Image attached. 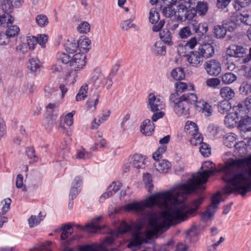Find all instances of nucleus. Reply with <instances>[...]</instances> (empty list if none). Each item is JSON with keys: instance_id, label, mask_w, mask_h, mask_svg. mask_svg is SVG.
Listing matches in <instances>:
<instances>
[{"instance_id": "f257e3e1", "label": "nucleus", "mask_w": 251, "mask_h": 251, "mask_svg": "<svg viewBox=\"0 0 251 251\" xmlns=\"http://www.w3.org/2000/svg\"><path fill=\"white\" fill-rule=\"evenodd\" d=\"M201 169V172L193 175L186 183L179 184L174 189L154 194L144 201L130 203L124 206L126 211H133L144 217L151 215L149 209L154 205L165 209L161 213L160 220L156 218H150V229L147 232L137 231L133 234L131 241L127 245L128 248L148 243L152 236L164 228L185 221L193 215L202 203L203 198H198L189 204H186L184 201L188 195L203 192L205 189L204 184L215 171V165L210 161L204 162Z\"/></svg>"}, {"instance_id": "f03ea898", "label": "nucleus", "mask_w": 251, "mask_h": 251, "mask_svg": "<svg viewBox=\"0 0 251 251\" xmlns=\"http://www.w3.org/2000/svg\"><path fill=\"white\" fill-rule=\"evenodd\" d=\"M223 170V180L227 182L223 193L229 195L238 192L244 196L251 187V155L228 159Z\"/></svg>"}, {"instance_id": "7ed1b4c3", "label": "nucleus", "mask_w": 251, "mask_h": 251, "mask_svg": "<svg viewBox=\"0 0 251 251\" xmlns=\"http://www.w3.org/2000/svg\"><path fill=\"white\" fill-rule=\"evenodd\" d=\"M234 112L229 113L225 118V124L230 128L235 126L237 124L239 117L242 119L239 121V126L241 130L244 132L251 131V118L246 116V112L241 103L234 106L233 109Z\"/></svg>"}, {"instance_id": "20e7f679", "label": "nucleus", "mask_w": 251, "mask_h": 251, "mask_svg": "<svg viewBox=\"0 0 251 251\" xmlns=\"http://www.w3.org/2000/svg\"><path fill=\"white\" fill-rule=\"evenodd\" d=\"M89 81L96 89L105 87L107 89H109L113 84L111 78L106 75L99 67H96L93 69Z\"/></svg>"}, {"instance_id": "39448f33", "label": "nucleus", "mask_w": 251, "mask_h": 251, "mask_svg": "<svg viewBox=\"0 0 251 251\" xmlns=\"http://www.w3.org/2000/svg\"><path fill=\"white\" fill-rule=\"evenodd\" d=\"M86 56L83 53L78 52L73 55L71 57L69 65L72 71L68 73V77L73 76L74 77L73 82H75L77 74L76 72L83 69L86 64Z\"/></svg>"}, {"instance_id": "423d86ee", "label": "nucleus", "mask_w": 251, "mask_h": 251, "mask_svg": "<svg viewBox=\"0 0 251 251\" xmlns=\"http://www.w3.org/2000/svg\"><path fill=\"white\" fill-rule=\"evenodd\" d=\"M221 202V193L217 192L214 194L211 200V203L207 207L206 211L202 213L201 219L203 222H207L213 216Z\"/></svg>"}, {"instance_id": "0eeeda50", "label": "nucleus", "mask_w": 251, "mask_h": 251, "mask_svg": "<svg viewBox=\"0 0 251 251\" xmlns=\"http://www.w3.org/2000/svg\"><path fill=\"white\" fill-rule=\"evenodd\" d=\"M185 130L187 134L192 136L190 139L192 145L197 146L203 141V138L199 132L198 126L195 123L192 121H187L185 126Z\"/></svg>"}, {"instance_id": "6e6552de", "label": "nucleus", "mask_w": 251, "mask_h": 251, "mask_svg": "<svg viewBox=\"0 0 251 251\" xmlns=\"http://www.w3.org/2000/svg\"><path fill=\"white\" fill-rule=\"evenodd\" d=\"M177 9V20L181 21L188 20H192L196 15L197 11L193 8L188 9L186 5L183 4L182 3H179L176 6Z\"/></svg>"}, {"instance_id": "1a4fd4ad", "label": "nucleus", "mask_w": 251, "mask_h": 251, "mask_svg": "<svg viewBox=\"0 0 251 251\" xmlns=\"http://www.w3.org/2000/svg\"><path fill=\"white\" fill-rule=\"evenodd\" d=\"M147 108L152 112H155L161 110L163 106V102L160 96L150 93L148 97L147 101Z\"/></svg>"}, {"instance_id": "9d476101", "label": "nucleus", "mask_w": 251, "mask_h": 251, "mask_svg": "<svg viewBox=\"0 0 251 251\" xmlns=\"http://www.w3.org/2000/svg\"><path fill=\"white\" fill-rule=\"evenodd\" d=\"M204 69L210 75L218 76L222 71L220 63L215 59H211L204 64Z\"/></svg>"}, {"instance_id": "9b49d317", "label": "nucleus", "mask_w": 251, "mask_h": 251, "mask_svg": "<svg viewBox=\"0 0 251 251\" xmlns=\"http://www.w3.org/2000/svg\"><path fill=\"white\" fill-rule=\"evenodd\" d=\"M247 53V49L243 46L233 44L228 47L226 54L230 57L235 58L244 57Z\"/></svg>"}, {"instance_id": "f8f14e48", "label": "nucleus", "mask_w": 251, "mask_h": 251, "mask_svg": "<svg viewBox=\"0 0 251 251\" xmlns=\"http://www.w3.org/2000/svg\"><path fill=\"white\" fill-rule=\"evenodd\" d=\"M187 60L189 64L193 67H198L201 66L203 61V58L199 52V51H194L187 55Z\"/></svg>"}, {"instance_id": "ddd939ff", "label": "nucleus", "mask_w": 251, "mask_h": 251, "mask_svg": "<svg viewBox=\"0 0 251 251\" xmlns=\"http://www.w3.org/2000/svg\"><path fill=\"white\" fill-rule=\"evenodd\" d=\"M173 107L175 113L178 116L183 115L187 117L189 115L188 104H185V102L180 99H179L177 103H175Z\"/></svg>"}, {"instance_id": "4468645a", "label": "nucleus", "mask_w": 251, "mask_h": 251, "mask_svg": "<svg viewBox=\"0 0 251 251\" xmlns=\"http://www.w3.org/2000/svg\"><path fill=\"white\" fill-rule=\"evenodd\" d=\"M130 164L137 169H144L146 166L145 156L140 154H135L131 158Z\"/></svg>"}, {"instance_id": "2eb2a0df", "label": "nucleus", "mask_w": 251, "mask_h": 251, "mask_svg": "<svg viewBox=\"0 0 251 251\" xmlns=\"http://www.w3.org/2000/svg\"><path fill=\"white\" fill-rule=\"evenodd\" d=\"M198 50L203 58L211 57L214 54V47L209 43L201 45L198 49Z\"/></svg>"}, {"instance_id": "dca6fc26", "label": "nucleus", "mask_w": 251, "mask_h": 251, "mask_svg": "<svg viewBox=\"0 0 251 251\" xmlns=\"http://www.w3.org/2000/svg\"><path fill=\"white\" fill-rule=\"evenodd\" d=\"M102 217L101 216L96 217L93 219L90 223H87L83 229L89 232H96L100 229V223Z\"/></svg>"}, {"instance_id": "f3484780", "label": "nucleus", "mask_w": 251, "mask_h": 251, "mask_svg": "<svg viewBox=\"0 0 251 251\" xmlns=\"http://www.w3.org/2000/svg\"><path fill=\"white\" fill-rule=\"evenodd\" d=\"M75 111H72L70 113L62 116L60 117V127L65 129L67 127H69L73 124V116L75 114Z\"/></svg>"}, {"instance_id": "a211bd4d", "label": "nucleus", "mask_w": 251, "mask_h": 251, "mask_svg": "<svg viewBox=\"0 0 251 251\" xmlns=\"http://www.w3.org/2000/svg\"><path fill=\"white\" fill-rule=\"evenodd\" d=\"M154 129V125L149 119L145 120L140 126L141 132L146 135H151Z\"/></svg>"}, {"instance_id": "6ab92c4d", "label": "nucleus", "mask_w": 251, "mask_h": 251, "mask_svg": "<svg viewBox=\"0 0 251 251\" xmlns=\"http://www.w3.org/2000/svg\"><path fill=\"white\" fill-rule=\"evenodd\" d=\"M155 169L162 173H166L171 168V163L165 159L156 161L154 164Z\"/></svg>"}, {"instance_id": "aec40b11", "label": "nucleus", "mask_w": 251, "mask_h": 251, "mask_svg": "<svg viewBox=\"0 0 251 251\" xmlns=\"http://www.w3.org/2000/svg\"><path fill=\"white\" fill-rule=\"evenodd\" d=\"M99 99L100 94L98 93L90 95L86 103L87 109L91 111H94L96 109V106L99 102Z\"/></svg>"}, {"instance_id": "412c9836", "label": "nucleus", "mask_w": 251, "mask_h": 251, "mask_svg": "<svg viewBox=\"0 0 251 251\" xmlns=\"http://www.w3.org/2000/svg\"><path fill=\"white\" fill-rule=\"evenodd\" d=\"M195 106L197 111L204 113L206 116L210 115L213 112L211 106L204 101L197 102Z\"/></svg>"}, {"instance_id": "4be33fe9", "label": "nucleus", "mask_w": 251, "mask_h": 251, "mask_svg": "<svg viewBox=\"0 0 251 251\" xmlns=\"http://www.w3.org/2000/svg\"><path fill=\"white\" fill-rule=\"evenodd\" d=\"M220 95L223 99L228 101L232 100L235 97V94L234 90L230 87L225 86L220 89Z\"/></svg>"}, {"instance_id": "5701e85b", "label": "nucleus", "mask_w": 251, "mask_h": 251, "mask_svg": "<svg viewBox=\"0 0 251 251\" xmlns=\"http://www.w3.org/2000/svg\"><path fill=\"white\" fill-rule=\"evenodd\" d=\"M78 49L80 51L87 52L91 48V41L87 37H81L77 40Z\"/></svg>"}, {"instance_id": "b1692460", "label": "nucleus", "mask_w": 251, "mask_h": 251, "mask_svg": "<svg viewBox=\"0 0 251 251\" xmlns=\"http://www.w3.org/2000/svg\"><path fill=\"white\" fill-rule=\"evenodd\" d=\"M176 92L178 93H181L186 90L194 91V86L192 83H187L183 82H177L175 84Z\"/></svg>"}, {"instance_id": "393cba45", "label": "nucleus", "mask_w": 251, "mask_h": 251, "mask_svg": "<svg viewBox=\"0 0 251 251\" xmlns=\"http://www.w3.org/2000/svg\"><path fill=\"white\" fill-rule=\"evenodd\" d=\"M65 49L68 53L73 54L79 50L77 41L73 39L68 40L66 44Z\"/></svg>"}, {"instance_id": "a878e982", "label": "nucleus", "mask_w": 251, "mask_h": 251, "mask_svg": "<svg viewBox=\"0 0 251 251\" xmlns=\"http://www.w3.org/2000/svg\"><path fill=\"white\" fill-rule=\"evenodd\" d=\"M224 144L228 148H232L235 146L237 138L236 135L233 133H227L224 137Z\"/></svg>"}, {"instance_id": "bb28decb", "label": "nucleus", "mask_w": 251, "mask_h": 251, "mask_svg": "<svg viewBox=\"0 0 251 251\" xmlns=\"http://www.w3.org/2000/svg\"><path fill=\"white\" fill-rule=\"evenodd\" d=\"M152 51L157 55H164L166 53V48L161 41H157L152 48Z\"/></svg>"}, {"instance_id": "cd10ccee", "label": "nucleus", "mask_w": 251, "mask_h": 251, "mask_svg": "<svg viewBox=\"0 0 251 251\" xmlns=\"http://www.w3.org/2000/svg\"><path fill=\"white\" fill-rule=\"evenodd\" d=\"M59 102L55 100L52 102H49L46 106V111L49 115L54 114L57 115L58 111Z\"/></svg>"}, {"instance_id": "c85d7f7f", "label": "nucleus", "mask_w": 251, "mask_h": 251, "mask_svg": "<svg viewBox=\"0 0 251 251\" xmlns=\"http://www.w3.org/2000/svg\"><path fill=\"white\" fill-rule=\"evenodd\" d=\"M233 20H236L239 23V25L240 23L249 25V15L247 12H244L243 13H238L233 15Z\"/></svg>"}, {"instance_id": "c756f323", "label": "nucleus", "mask_w": 251, "mask_h": 251, "mask_svg": "<svg viewBox=\"0 0 251 251\" xmlns=\"http://www.w3.org/2000/svg\"><path fill=\"white\" fill-rule=\"evenodd\" d=\"M179 99L184 101L185 104H194L197 102L198 98L194 93H187L182 95Z\"/></svg>"}, {"instance_id": "7c9ffc66", "label": "nucleus", "mask_w": 251, "mask_h": 251, "mask_svg": "<svg viewBox=\"0 0 251 251\" xmlns=\"http://www.w3.org/2000/svg\"><path fill=\"white\" fill-rule=\"evenodd\" d=\"M175 5L171 4L167 6L163 4L161 6L162 8V13L165 17L170 18L176 14V11L174 7Z\"/></svg>"}, {"instance_id": "2f4dec72", "label": "nucleus", "mask_w": 251, "mask_h": 251, "mask_svg": "<svg viewBox=\"0 0 251 251\" xmlns=\"http://www.w3.org/2000/svg\"><path fill=\"white\" fill-rule=\"evenodd\" d=\"M75 226V224H68L64 225L61 228L62 233L61 234V239L62 240L66 239L70 236L73 232L72 227Z\"/></svg>"}, {"instance_id": "473e14b6", "label": "nucleus", "mask_w": 251, "mask_h": 251, "mask_svg": "<svg viewBox=\"0 0 251 251\" xmlns=\"http://www.w3.org/2000/svg\"><path fill=\"white\" fill-rule=\"evenodd\" d=\"M226 29L225 28L224 23L222 25H217L214 27V32L215 36L218 38H223L226 34Z\"/></svg>"}, {"instance_id": "72a5a7b5", "label": "nucleus", "mask_w": 251, "mask_h": 251, "mask_svg": "<svg viewBox=\"0 0 251 251\" xmlns=\"http://www.w3.org/2000/svg\"><path fill=\"white\" fill-rule=\"evenodd\" d=\"M171 75L176 80H182L185 77V73L181 68L174 69L171 73Z\"/></svg>"}, {"instance_id": "f704fd0d", "label": "nucleus", "mask_w": 251, "mask_h": 251, "mask_svg": "<svg viewBox=\"0 0 251 251\" xmlns=\"http://www.w3.org/2000/svg\"><path fill=\"white\" fill-rule=\"evenodd\" d=\"M231 108V104L228 100H222L218 105V111L222 114L226 113L230 110Z\"/></svg>"}, {"instance_id": "c9c22d12", "label": "nucleus", "mask_w": 251, "mask_h": 251, "mask_svg": "<svg viewBox=\"0 0 251 251\" xmlns=\"http://www.w3.org/2000/svg\"><path fill=\"white\" fill-rule=\"evenodd\" d=\"M193 30L200 35L205 34L208 30V25L206 23H200L198 25H193Z\"/></svg>"}, {"instance_id": "e433bc0d", "label": "nucleus", "mask_w": 251, "mask_h": 251, "mask_svg": "<svg viewBox=\"0 0 251 251\" xmlns=\"http://www.w3.org/2000/svg\"><path fill=\"white\" fill-rule=\"evenodd\" d=\"M223 23H224V25H225L226 31L230 32L233 31L236 28L237 25H239V23L236 20H233V16L228 21H224Z\"/></svg>"}, {"instance_id": "4c0bfd02", "label": "nucleus", "mask_w": 251, "mask_h": 251, "mask_svg": "<svg viewBox=\"0 0 251 251\" xmlns=\"http://www.w3.org/2000/svg\"><path fill=\"white\" fill-rule=\"evenodd\" d=\"M41 67L40 61L37 58H32L29 60L28 68L32 72H35Z\"/></svg>"}, {"instance_id": "58836bf2", "label": "nucleus", "mask_w": 251, "mask_h": 251, "mask_svg": "<svg viewBox=\"0 0 251 251\" xmlns=\"http://www.w3.org/2000/svg\"><path fill=\"white\" fill-rule=\"evenodd\" d=\"M237 79L236 75L232 73H226L222 77L224 83L229 84L233 83Z\"/></svg>"}, {"instance_id": "ea45409f", "label": "nucleus", "mask_w": 251, "mask_h": 251, "mask_svg": "<svg viewBox=\"0 0 251 251\" xmlns=\"http://www.w3.org/2000/svg\"><path fill=\"white\" fill-rule=\"evenodd\" d=\"M95 146L92 147L93 151L97 150L99 146L100 148H105L106 147L107 143L105 139L102 137L101 133H98V137L95 141Z\"/></svg>"}, {"instance_id": "a19ab883", "label": "nucleus", "mask_w": 251, "mask_h": 251, "mask_svg": "<svg viewBox=\"0 0 251 251\" xmlns=\"http://www.w3.org/2000/svg\"><path fill=\"white\" fill-rule=\"evenodd\" d=\"M88 89V87L87 84H85L82 85L76 96V100L77 101H80L84 100L87 97L86 93Z\"/></svg>"}, {"instance_id": "79ce46f5", "label": "nucleus", "mask_w": 251, "mask_h": 251, "mask_svg": "<svg viewBox=\"0 0 251 251\" xmlns=\"http://www.w3.org/2000/svg\"><path fill=\"white\" fill-rule=\"evenodd\" d=\"M159 35L163 42L170 45L172 44L171 33L169 30L160 31Z\"/></svg>"}, {"instance_id": "37998d69", "label": "nucleus", "mask_w": 251, "mask_h": 251, "mask_svg": "<svg viewBox=\"0 0 251 251\" xmlns=\"http://www.w3.org/2000/svg\"><path fill=\"white\" fill-rule=\"evenodd\" d=\"M43 220L41 212L39 213L38 216L32 215L28 219V224L30 227H33L38 225Z\"/></svg>"}, {"instance_id": "c03bdc74", "label": "nucleus", "mask_w": 251, "mask_h": 251, "mask_svg": "<svg viewBox=\"0 0 251 251\" xmlns=\"http://www.w3.org/2000/svg\"><path fill=\"white\" fill-rule=\"evenodd\" d=\"M208 10V4L206 2L200 1L198 3L197 5V13L198 12L199 15L203 16L205 15Z\"/></svg>"}, {"instance_id": "a18cd8bd", "label": "nucleus", "mask_w": 251, "mask_h": 251, "mask_svg": "<svg viewBox=\"0 0 251 251\" xmlns=\"http://www.w3.org/2000/svg\"><path fill=\"white\" fill-rule=\"evenodd\" d=\"M91 26L87 22L83 21L77 27V30L80 33H87L90 30Z\"/></svg>"}, {"instance_id": "49530a36", "label": "nucleus", "mask_w": 251, "mask_h": 251, "mask_svg": "<svg viewBox=\"0 0 251 251\" xmlns=\"http://www.w3.org/2000/svg\"><path fill=\"white\" fill-rule=\"evenodd\" d=\"M35 20L36 23L40 27H45L49 24L48 18L43 14L38 15Z\"/></svg>"}, {"instance_id": "de8ad7c7", "label": "nucleus", "mask_w": 251, "mask_h": 251, "mask_svg": "<svg viewBox=\"0 0 251 251\" xmlns=\"http://www.w3.org/2000/svg\"><path fill=\"white\" fill-rule=\"evenodd\" d=\"M11 200L10 198H6L2 201L0 202V207L2 215H4L10 209Z\"/></svg>"}, {"instance_id": "09e8293b", "label": "nucleus", "mask_w": 251, "mask_h": 251, "mask_svg": "<svg viewBox=\"0 0 251 251\" xmlns=\"http://www.w3.org/2000/svg\"><path fill=\"white\" fill-rule=\"evenodd\" d=\"M143 181L147 190L149 192H151L153 186L151 175L149 174H144L143 176Z\"/></svg>"}, {"instance_id": "8fccbe9b", "label": "nucleus", "mask_w": 251, "mask_h": 251, "mask_svg": "<svg viewBox=\"0 0 251 251\" xmlns=\"http://www.w3.org/2000/svg\"><path fill=\"white\" fill-rule=\"evenodd\" d=\"M71 57L70 55L64 52H59L56 56L57 61L64 64H69Z\"/></svg>"}, {"instance_id": "3c124183", "label": "nucleus", "mask_w": 251, "mask_h": 251, "mask_svg": "<svg viewBox=\"0 0 251 251\" xmlns=\"http://www.w3.org/2000/svg\"><path fill=\"white\" fill-rule=\"evenodd\" d=\"M200 151L203 156L208 157L211 154V148L209 145L205 143H202V141L200 144Z\"/></svg>"}, {"instance_id": "603ef678", "label": "nucleus", "mask_w": 251, "mask_h": 251, "mask_svg": "<svg viewBox=\"0 0 251 251\" xmlns=\"http://www.w3.org/2000/svg\"><path fill=\"white\" fill-rule=\"evenodd\" d=\"M20 31L19 27L17 25L10 26L6 31V35L8 38L14 37L17 35Z\"/></svg>"}, {"instance_id": "864d4df0", "label": "nucleus", "mask_w": 251, "mask_h": 251, "mask_svg": "<svg viewBox=\"0 0 251 251\" xmlns=\"http://www.w3.org/2000/svg\"><path fill=\"white\" fill-rule=\"evenodd\" d=\"M207 86L216 88L221 84V80L217 77L208 78L205 82Z\"/></svg>"}, {"instance_id": "5fc2aeb1", "label": "nucleus", "mask_w": 251, "mask_h": 251, "mask_svg": "<svg viewBox=\"0 0 251 251\" xmlns=\"http://www.w3.org/2000/svg\"><path fill=\"white\" fill-rule=\"evenodd\" d=\"M1 7L5 14L12 11L13 5L10 0H3L1 4Z\"/></svg>"}, {"instance_id": "6e6d98bb", "label": "nucleus", "mask_w": 251, "mask_h": 251, "mask_svg": "<svg viewBox=\"0 0 251 251\" xmlns=\"http://www.w3.org/2000/svg\"><path fill=\"white\" fill-rule=\"evenodd\" d=\"M159 19V13L156 11V9L154 8L151 9L150 11V22L153 24L154 23L158 22Z\"/></svg>"}, {"instance_id": "4d7b16f0", "label": "nucleus", "mask_w": 251, "mask_h": 251, "mask_svg": "<svg viewBox=\"0 0 251 251\" xmlns=\"http://www.w3.org/2000/svg\"><path fill=\"white\" fill-rule=\"evenodd\" d=\"M26 39L27 44L29 48L33 50L38 43L37 38L34 36H28Z\"/></svg>"}, {"instance_id": "13d9d810", "label": "nucleus", "mask_w": 251, "mask_h": 251, "mask_svg": "<svg viewBox=\"0 0 251 251\" xmlns=\"http://www.w3.org/2000/svg\"><path fill=\"white\" fill-rule=\"evenodd\" d=\"M46 96L49 98H54L57 95L56 90L52 87L47 86L45 87Z\"/></svg>"}, {"instance_id": "bf43d9fd", "label": "nucleus", "mask_w": 251, "mask_h": 251, "mask_svg": "<svg viewBox=\"0 0 251 251\" xmlns=\"http://www.w3.org/2000/svg\"><path fill=\"white\" fill-rule=\"evenodd\" d=\"M90 157V154L84 149H81L77 151L76 158L77 159H87Z\"/></svg>"}, {"instance_id": "052dcab7", "label": "nucleus", "mask_w": 251, "mask_h": 251, "mask_svg": "<svg viewBox=\"0 0 251 251\" xmlns=\"http://www.w3.org/2000/svg\"><path fill=\"white\" fill-rule=\"evenodd\" d=\"M36 38L38 40L37 43L42 47H44L45 44L48 40V36L47 34H40L38 35Z\"/></svg>"}, {"instance_id": "680f3d73", "label": "nucleus", "mask_w": 251, "mask_h": 251, "mask_svg": "<svg viewBox=\"0 0 251 251\" xmlns=\"http://www.w3.org/2000/svg\"><path fill=\"white\" fill-rule=\"evenodd\" d=\"M191 34V31L189 27L186 26L181 28L179 32V35L181 38H186Z\"/></svg>"}, {"instance_id": "e2e57ef3", "label": "nucleus", "mask_w": 251, "mask_h": 251, "mask_svg": "<svg viewBox=\"0 0 251 251\" xmlns=\"http://www.w3.org/2000/svg\"><path fill=\"white\" fill-rule=\"evenodd\" d=\"M121 187V184L120 182H113L108 187V188L111 190V192L114 194L119 191Z\"/></svg>"}, {"instance_id": "0e129e2a", "label": "nucleus", "mask_w": 251, "mask_h": 251, "mask_svg": "<svg viewBox=\"0 0 251 251\" xmlns=\"http://www.w3.org/2000/svg\"><path fill=\"white\" fill-rule=\"evenodd\" d=\"M251 1V0H236L234 5L235 8L239 10V6L245 7L248 6Z\"/></svg>"}, {"instance_id": "69168bd1", "label": "nucleus", "mask_w": 251, "mask_h": 251, "mask_svg": "<svg viewBox=\"0 0 251 251\" xmlns=\"http://www.w3.org/2000/svg\"><path fill=\"white\" fill-rule=\"evenodd\" d=\"M187 47L185 43H180L177 46V52L180 56H184L187 51Z\"/></svg>"}, {"instance_id": "338daca9", "label": "nucleus", "mask_w": 251, "mask_h": 251, "mask_svg": "<svg viewBox=\"0 0 251 251\" xmlns=\"http://www.w3.org/2000/svg\"><path fill=\"white\" fill-rule=\"evenodd\" d=\"M184 43L188 48L193 49L196 46L197 40L196 37H193L190 39L186 43Z\"/></svg>"}, {"instance_id": "774afa93", "label": "nucleus", "mask_w": 251, "mask_h": 251, "mask_svg": "<svg viewBox=\"0 0 251 251\" xmlns=\"http://www.w3.org/2000/svg\"><path fill=\"white\" fill-rule=\"evenodd\" d=\"M62 70V66L57 63L53 64L50 68V70L52 73H60Z\"/></svg>"}]
</instances>
